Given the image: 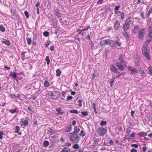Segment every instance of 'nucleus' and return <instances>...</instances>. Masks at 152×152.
Returning a JSON list of instances; mask_svg holds the SVG:
<instances>
[{
	"label": "nucleus",
	"mask_w": 152,
	"mask_h": 152,
	"mask_svg": "<svg viewBox=\"0 0 152 152\" xmlns=\"http://www.w3.org/2000/svg\"><path fill=\"white\" fill-rule=\"evenodd\" d=\"M56 75L58 77L59 76L61 75V71L59 69H57L56 70Z\"/></svg>",
	"instance_id": "21"
},
{
	"label": "nucleus",
	"mask_w": 152,
	"mask_h": 152,
	"mask_svg": "<svg viewBox=\"0 0 152 152\" xmlns=\"http://www.w3.org/2000/svg\"><path fill=\"white\" fill-rule=\"evenodd\" d=\"M115 44L118 46H121V44L119 42L118 40H117L115 42Z\"/></svg>",
	"instance_id": "58"
},
{
	"label": "nucleus",
	"mask_w": 152,
	"mask_h": 152,
	"mask_svg": "<svg viewBox=\"0 0 152 152\" xmlns=\"http://www.w3.org/2000/svg\"><path fill=\"white\" fill-rule=\"evenodd\" d=\"M61 152H66V147L64 148L62 150Z\"/></svg>",
	"instance_id": "61"
},
{
	"label": "nucleus",
	"mask_w": 152,
	"mask_h": 152,
	"mask_svg": "<svg viewBox=\"0 0 152 152\" xmlns=\"http://www.w3.org/2000/svg\"><path fill=\"white\" fill-rule=\"evenodd\" d=\"M148 121H150L152 119V114H150L149 115H148Z\"/></svg>",
	"instance_id": "45"
},
{
	"label": "nucleus",
	"mask_w": 152,
	"mask_h": 152,
	"mask_svg": "<svg viewBox=\"0 0 152 152\" xmlns=\"http://www.w3.org/2000/svg\"><path fill=\"white\" fill-rule=\"evenodd\" d=\"M148 31L149 32H152V27H150L148 29Z\"/></svg>",
	"instance_id": "59"
},
{
	"label": "nucleus",
	"mask_w": 152,
	"mask_h": 152,
	"mask_svg": "<svg viewBox=\"0 0 152 152\" xmlns=\"http://www.w3.org/2000/svg\"><path fill=\"white\" fill-rule=\"evenodd\" d=\"M4 133L3 131H0V139H2L3 138L2 135L4 134Z\"/></svg>",
	"instance_id": "38"
},
{
	"label": "nucleus",
	"mask_w": 152,
	"mask_h": 152,
	"mask_svg": "<svg viewBox=\"0 0 152 152\" xmlns=\"http://www.w3.org/2000/svg\"><path fill=\"white\" fill-rule=\"evenodd\" d=\"M9 112L12 114H14L16 112V110L15 109H11L9 110Z\"/></svg>",
	"instance_id": "41"
},
{
	"label": "nucleus",
	"mask_w": 152,
	"mask_h": 152,
	"mask_svg": "<svg viewBox=\"0 0 152 152\" xmlns=\"http://www.w3.org/2000/svg\"><path fill=\"white\" fill-rule=\"evenodd\" d=\"M115 77H116L115 76L113 77L112 79H111V80L110 82V83L111 87H112L113 86V83L114 82V80L115 79Z\"/></svg>",
	"instance_id": "20"
},
{
	"label": "nucleus",
	"mask_w": 152,
	"mask_h": 152,
	"mask_svg": "<svg viewBox=\"0 0 152 152\" xmlns=\"http://www.w3.org/2000/svg\"><path fill=\"white\" fill-rule=\"evenodd\" d=\"M27 43L28 45H30L31 42V38H27Z\"/></svg>",
	"instance_id": "32"
},
{
	"label": "nucleus",
	"mask_w": 152,
	"mask_h": 152,
	"mask_svg": "<svg viewBox=\"0 0 152 152\" xmlns=\"http://www.w3.org/2000/svg\"><path fill=\"white\" fill-rule=\"evenodd\" d=\"M43 146L45 147H48L49 145V142L48 141H45L43 143Z\"/></svg>",
	"instance_id": "19"
},
{
	"label": "nucleus",
	"mask_w": 152,
	"mask_h": 152,
	"mask_svg": "<svg viewBox=\"0 0 152 152\" xmlns=\"http://www.w3.org/2000/svg\"><path fill=\"white\" fill-rule=\"evenodd\" d=\"M107 121H102L100 122V124L101 126H103L106 124Z\"/></svg>",
	"instance_id": "25"
},
{
	"label": "nucleus",
	"mask_w": 152,
	"mask_h": 152,
	"mask_svg": "<svg viewBox=\"0 0 152 152\" xmlns=\"http://www.w3.org/2000/svg\"><path fill=\"white\" fill-rule=\"evenodd\" d=\"M110 70L114 73H119L118 72V70L113 65H110Z\"/></svg>",
	"instance_id": "10"
},
{
	"label": "nucleus",
	"mask_w": 152,
	"mask_h": 152,
	"mask_svg": "<svg viewBox=\"0 0 152 152\" xmlns=\"http://www.w3.org/2000/svg\"><path fill=\"white\" fill-rule=\"evenodd\" d=\"M130 135L126 134L125 135V136L124 137L125 139L126 140H128L130 138Z\"/></svg>",
	"instance_id": "48"
},
{
	"label": "nucleus",
	"mask_w": 152,
	"mask_h": 152,
	"mask_svg": "<svg viewBox=\"0 0 152 152\" xmlns=\"http://www.w3.org/2000/svg\"><path fill=\"white\" fill-rule=\"evenodd\" d=\"M80 129L76 126L74 127V131L69 134V137L70 140L73 142H78L79 140L78 133Z\"/></svg>",
	"instance_id": "1"
},
{
	"label": "nucleus",
	"mask_w": 152,
	"mask_h": 152,
	"mask_svg": "<svg viewBox=\"0 0 152 152\" xmlns=\"http://www.w3.org/2000/svg\"><path fill=\"white\" fill-rule=\"evenodd\" d=\"M24 14L25 15H26V18H29V16L28 15V13L27 11H26L24 12Z\"/></svg>",
	"instance_id": "42"
},
{
	"label": "nucleus",
	"mask_w": 152,
	"mask_h": 152,
	"mask_svg": "<svg viewBox=\"0 0 152 152\" xmlns=\"http://www.w3.org/2000/svg\"><path fill=\"white\" fill-rule=\"evenodd\" d=\"M56 140H55L54 137H51L50 140V141L52 143H54L56 142Z\"/></svg>",
	"instance_id": "26"
},
{
	"label": "nucleus",
	"mask_w": 152,
	"mask_h": 152,
	"mask_svg": "<svg viewBox=\"0 0 152 152\" xmlns=\"http://www.w3.org/2000/svg\"><path fill=\"white\" fill-rule=\"evenodd\" d=\"M116 66L118 67L119 69L121 70H123L125 69L123 65L119 62L116 63Z\"/></svg>",
	"instance_id": "12"
},
{
	"label": "nucleus",
	"mask_w": 152,
	"mask_h": 152,
	"mask_svg": "<svg viewBox=\"0 0 152 152\" xmlns=\"http://www.w3.org/2000/svg\"><path fill=\"white\" fill-rule=\"evenodd\" d=\"M131 23V18H128L127 19L125 24L124 25L123 29L124 31H127L130 27L129 25Z\"/></svg>",
	"instance_id": "5"
},
{
	"label": "nucleus",
	"mask_w": 152,
	"mask_h": 152,
	"mask_svg": "<svg viewBox=\"0 0 152 152\" xmlns=\"http://www.w3.org/2000/svg\"><path fill=\"white\" fill-rule=\"evenodd\" d=\"M43 35L45 37H47L49 35V33L48 31H44L43 33Z\"/></svg>",
	"instance_id": "29"
},
{
	"label": "nucleus",
	"mask_w": 152,
	"mask_h": 152,
	"mask_svg": "<svg viewBox=\"0 0 152 152\" xmlns=\"http://www.w3.org/2000/svg\"><path fill=\"white\" fill-rule=\"evenodd\" d=\"M148 71H149L150 74L151 75H152V69L151 67H149L148 69Z\"/></svg>",
	"instance_id": "44"
},
{
	"label": "nucleus",
	"mask_w": 152,
	"mask_h": 152,
	"mask_svg": "<svg viewBox=\"0 0 152 152\" xmlns=\"http://www.w3.org/2000/svg\"><path fill=\"white\" fill-rule=\"evenodd\" d=\"M147 135V133L145 132H140L138 134H137V137H145Z\"/></svg>",
	"instance_id": "13"
},
{
	"label": "nucleus",
	"mask_w": 152,
	"mask_h": 152,
	"mask_svg": "<svg viewBox=\"0 0 152 152\" xmlns=\"http://www.w3.org/2000/svg\"><path fill=\"white\" fill-rule=\"evenodd\" d=\"M54 14L58 18H61V14L59 12L58 10H55L54 11Z\"/></svg>",
	"instance_id": "9"
},
{
	"label": "nucleus",
	"mask_w": 152,
	"mask_h": 152,
	"mask_svg": "<svg viewBox=\"0 0 152 152\" xmlns=\"http://www.w3.org/2000/svg\"><path fill=\"white\" fill-rule=\"evenodd\" d=\"M107 45H109L112 47L115 46L113 42V41L109 39L102 40L100 41L99 43V45L101 46Z\"/></svg>",
	"instance_id": "3"
},
{
	"label": "nucleus",
	"mask_w": 152,
	"mask_h": 152,
	"mask_svg": "<svg viewBox=\"0 0 152 152\" xmlns=\"http://www.w3.org/2000/svg\"><path fill=\"white\" fill-rule=\"evenodd\" d=\"M60 95V92L58 91H54L53 92L51 91H48L46 94L47 97L49 99H55Z\"/></svg>",
	"instance_id": "2"
},
{
	"label": "nucleus",
	"mask_w": 152,
	"mask_h": 152,
	"mask_svg": "<svg viewBox=\"0 0 152 152\" xmlns=\"http://www.w3.org/2000/svg\"><path fill=\"white\" fill-rule=\"evenodd\" d=\"M131 146L137 148L138 147V145L137 144H132L131 145Z\"/></svg>",
	"instance_id": "47"
},
{
	"label": "nucleus",
	"mask_w": 152,
	"mask_h": 152,
	"mask_svg": "<svg viewBox=\"0 0 152 152\" xmlns=\"http://www.w3.org/2000/svg\"><path fill=\"white\" fill-rule=\"evenodd\" d=\"M95 106V103H93L92 104V106L93 107L94 109L95 113L96 114L97 113V112L96 111Z\"/></svg>",
	"instance_id": "43"
},
{
	"label": "nucleus",
	"mask_w": 152,
	"mask_h": 152,
	"mask_svg": "<svg viewBox=\"0 0 152 152\" xmlns=\"http://www.w3.org/2000/svg\"><path fill=\"white\" fill-rule=\"evenodd\" d=\"M81 113L82 115L84 116H87L88 114L87 111H82Z\"/></svg>",
	"instance_id": "31"
},
{
	"label": "nucleus",
	"mask_w": 152,
	"mask_h": 152,
	"mask_svg": "<svg viewBox=\"0 0 152 152\" xmlns=\"http://www.w3.org/2000/svg\"><path fill=\"white\" fill-rule=\"evenodd\" d=\"M125 74V72H122L121 73L119 74L117 76V77L119 78L122 75H124Z\"/></svg>",
	"instance_id": "33"
},
{
	"label": "nucleus",
	"mask_w": 152,
	"mask_h": 152,
	"mask_svg": "<svg viewBox=\"0 0 152 152\" xmlns=\"http://www.w3.org/2000/svg\"><path fill=\"white\" fill-rule=\"evenodd\" d=\"M72 96H68V97H67V100H71L72 99Z\"/></svg>",
	"instance_id": "57"
},
{
	"label": "nucleus",
	"mask_w": 152,
	"mask_h": 152,
	"mask_svg": "<svg viewBox=\"0 0 152 152\" xmlns=\"http://www.w3.org/2000/svg\"><path fill=\"white\" fill-rule=\"evenodd\" d=\"M50 41H48L47 42H46L45 44V46L46 47H48V46L50 43Z\"/></svg>",
	"instance_id": "40"
},
{
	"label": "nucleus",
	"mask_w": 152,
	"mask_h": 152,
	"mask_svg": "<svg viewBox=\"0 0 152 152\" xmlns=\"http://www.w3.org/2000/svg\"><path fill=\"white\" fill-rule=\"evenodd\" d=\"M99 140V139H98V138H94V143H96Z\"/></svg>",
	"instance_id": "53"
},
{
	"label": "nucleus",
	"mask_w": 152,
	"mask_h": 152,
	"mask_svg": "<svg viewBox=\"0 0 152 152\" xmlns=\"http://www.w3.org/2000/svg\"><path fill=\"white\" fill-rule=\"evenodd\" d=\"M148 37L152 38V32H149Z\"/></svg>",
	"instance_id": "64"
},
{
	"label": "nucleus",
	"mask_w": 152,
	"mask_h": 152,
	"mask_svg": "<svg viewBox=\"0 0 152 152\" xmlns=\"http://www.w3.org/2000/svg\"><path fill=\"white\" fill-rule=\"evenodd\" d=\"M45 61H46L47 64H49L50 63V60L49 56H47L45 58Z\"/></svg>",
	"instance_id": "27"
},
{
	"label": "nucleus",
	"mask_w": 152,
	"mask_h": 152,
	"mask_svg": "<svg viewBox=\"0 0 152 152\" xmlns=\"http://www.w3.org/2000/svg\"><path fill=\"white\" fill-rule=\"evenodd\" d=\"M2 42L3 43H4L8 46H9L10 45V41L8 40H7L4 41H3Z\"/></svg>",
	"instance_id": "22"
},
{
	"label": "nucleus",
	"mask_w": 152,
	"mask_h": 152,
	"mask_svg": "<svg viewBox=\"0 0 152 152\" xmlns=\"http://www.w3.org/2000/svg\"><path fill=\"white\" fill-rule=\"evenodd\" d=\"M149 14H151L152 13V6L150 8L149 11L148 12Z\"/></svg>",
	"instance_id": "63"
},
{
	"label": "nucleus",
	"mask_w": 152,
	"mask_h": 152,
	"mask_svg": "<svg viewBox=\"0 0 152 152\" xmlns=\"http://www.w3.org/2000/svg\"><path fill=\"white\" fill-rule=\"evenodd\" d=\"M10 75L11 76L15 79L17 77L16 73L15 72H11Z\"/></svg>",
	"instance_id": "17"
},
{
	"label": "nucleus",
	"mask_w": 152,
	"mask_h": 152,
	"mask_svg": "<svg viewBox=\"0 0 152 152\" xmlns=\"http://www.w3.org/2000/svg\"><path fill=\"white\" fill-rule=\"evenodd\" d=\"M128 69L131 71V73L132 74L137 73L138 72V71L135 68H133L132 67L130 66H128Z\"/></svg>",
	"instance_id": "8"
},
{
	"label": "nucleus",
	"mask_w": 152,
	"mask_h": 152,
	"mask_svg": "<svg viewBox=\"0 0 152 152\" xmlns=\"http://www.w3.org/2000/svg\"><path fill=\"white\" fill-rule=\"evenodd\" d=\"M140 15L142 17V18L143 19H144L145 18L144 16V13L142 12L140 13Z\"/></svg>",
	"instance_id": "60"
},
{
	"label": "nucleus",
	"mask_w": 152,
	"mask_h": 152,
	"mask_svg": "<svg viewBox=\"0 0 152 152\" xmlns=\"http://www.w3.org/2000/svg\"><path fill=\"white\" fill-rule=\"evenodd\" d=\"M139 30V27L138 26H135L134 29V33H136Z\"/></svg>",
	"instance_id": "18"
},
{
	"label": "nucleus",
	"mask_w": 152,
	"mask_h": 152,
	"mask_svg": "<svg viewBox=\"0 0 152 152\" xmlns=\"http://www.w3.org/2000/svg\"><path fill=\"white\" fill-rule=\"evenodd\" d=\"M28 120L29 118L28 117H25V119L24 121H22V123H23L24 125H28Z\"/></svg>",
	"instance_id": "14"
},
{
	"label": "nucleus",
	"mask_w": 152,
	"mask_h": 152,
	"mask_svg": "<svg viewBox=\"0 0 152 152\" xmlns=\"http://www.w3.org/2000/svg\"><path fill=\"white\" fill-rule=\"evenodd\" d=\"M61 109L60 108H57L56 109V110L58 112V114H62V113L60 112V111L61 110Z\"/></svg>",
	"instance_id": "55"
},
{
	"label": "nucleus",
	"mask_w": 152,
	"mask_h": 152,
	"mask_svg": "<svg viewBox=\"0 0 152 152\" xmlns=\"http://www.w3.org/2000/svg\"><path fill=\"white\" fill-rule=\"evenodd\" d=\"M0 30L2 32H4L5 31V28L2 26L0 25Z\"/></svg>",
	"instance_id": "30"
},
{
	"label": "nucleus",
	"mask_w": 152,
	"mask_h": 152,
	"mask_svg": "<svg viewBox=\"0 0 152 152\" xmlns=\"http://www.w3.org/2000/svg\"><path fill=\"white\" fill-rule=\"evenodd\" d=\"M70 112L71 113H77L78 111L77 110H70Z\"/></svg>",
	"instance_id": "39"
},
{
	"label": "nucleus",
	"mask_w": 152,
	"mask_h": 152,
	"mask_svg": "<svg viewBox=\"0 0 152 152\" xmlns=\"http://www.w3.org/2000/svg\"><path fill=\"white\" fill-rule=\"evenodd\" d=\"M120 25V22L118 20H117L114 25V28L115 30H118Z\"/></svg>",
	"instance_id": "11"
},
{
	"label": "nucleus",
	"mask_w": 152,
	"mask_h": 152,
	"mask_svg": "<svg viewBox=\"0 0 152 152\" xmlns=\"http://www.w3.org/2000/svg\"><path fill=\"white\" fill-rule=\"evenodd\" d=\"M78 105L80 106V107H81L82 105L81 100L80 99L78 101Z\"/></svg>",
	"instance_id": "50"
},
{
	"label": "nucleus",
	"mask_w": 152,
	"mask_h": 152,
	"mask_svg": "<svg viewBox=\"0 0 152 152\" xmlns=\"http://www.w3.org/2000/svg\"><path fill=\"white\" fill-rule=\"evenodd\" d=\"M120 7V6H116L115 7L114 10H119V8Z\"/></svg>",
	"instance_id": "52"
},
{
	"label": "nucleus",
	"mask_w": 152,
	"mask_h": 152,
	"mask_svg": "<svg viewBox=\"0 0 152 152\" xmlns=\"http://www.w3.org/2000/svg\"><path fill=\"white\" fill-rule=\"evenodd\" d=\"M84 31V30L83 29L82 30L78 29L77 30V31L79 33V34H81L82 35H83V34Z\"/></svg>",
	"instance_id": "23"
},
{
	"label": "nucleus",
	"mask_w": 152,
	"mask_h": 152,
	"mask_svg": "<svg viewBox=\"0 0 152 152\" xmlns=\"http://www.w3.org/2000/svg\"><path fill=\"white\" fill-rule=\"evenodd\" d=\"M124 31V32L123 33V35L126 38V39L128 40L129 39L130 36L128 34L126 31Z\"/></svg>",
	"instance_id": "15"
},
{
	"label": "nucleus",
	"mask_w": 152,
	"mask_h": 152,
	"mask_svg": "<svg viewBox=\"0 0 152 152\" xmlns=\"http://www.w3.org/2000/svg\"><path fill=\"white\" fill-rule=\"evenodd\" d=\"M148 46L144 45L142 48V53L144 56L146 57L148 60L150 58V55L149 54L148 51L147 50Z\"/></svg>",
	"instance_id": "4"
},
{
	"label": "nucleus",
	"mask_w": 152,
	"mask_h": 152,
	"mask_svg": "<svg viewBox=\"0 0 152 152\" xmlns=\"http://www.w3.org/2000/svg\"><path fill=\"white\" fill-rule=\"evenodd\" d=\"M131 132V131L130 129H127L126 130V134L129 135Z\"/></svg>",
	"instance_id": "49"
},
{
	"label": "nucleus",
	"mask_w": 152,
	"mask_h": 152,
	"mask_svg": "<svg viewBox=\"0 0 152 152\" xmlns=\"http://www.w3.org/2000/svg\"><path fill=\"white\" fill-rule=\"evenodd\" d=\"M151 38H152L148 36L146 38V41H147V42H148L150 43V42L151 40Z\"/></svg>",
	"instance_id": "36"
},
{
	"label": "nucleus",
	"mask_w": 152,
	"mask_h": 152,
	"mask_svg": "<svg viewBox=\"0 0 152 152\" xmlns=\"http://www.w3.org/2000/svg\"><path fill=\"white\" fill-rule=\"evenodd\" d=\"M103 1V0H99L97 2V3L98 4H101L102 3Z\"/></svg>",
	"instance_id": "54"
},
{
	"label": "nucleus",
	"mask_w": 152,
	"mask_h": 152,
	"mask_svg": "<svg viewBox=\"0 0 152 152\" xmlns=\"http://www.w3.org/2000/svg\"><path fill=\"white\" fill-rule=\"evenodd\" d=\"M49 132L50 134L51 135L55 131L53 129H50Z\"/></svg>",
	"instance_id": "46"
},
{
	"label": "nucleus",
	"mask_w": 152,
	"mask_h": 152,
	"mask_svg": "<svg viewBox=\"0 0 152 152\" xmlns=\"http://www.w3.org/2000/svg\"><path fill=\"white\" fill-rule=\"evenodd\" d=\"M130 151L131 152H137V150L134 148H132Z\"/></svg>",
	"instance_id": "56"
},
{
	"label": "nucleus",
	"mask_w": 152,
	"mask_h": 152,
	"mask_svg": "<svg viewBox=\"0 0 152 152\" xmlns=\"http://www.w3.org/2000/svg\"><path fill=\"white\" fill-rule=\"evenodd\" d=\"M80 147L77 144H75L73 146V148L75 149H78Z\"/></svg>",
	"instance_id": "28"
},
{
	"label": "nucleus",
	"mask_w": 152,
	"mask_h": 152,
	"mask_svg": "<svg viewBox=\"0 0 152 152\" xmlns=\"http://www.w3.org/2000/svg\"><path fill=\"white\" fill-rule=\"evenodd\" d=\"M98 132L100 136H104L107 132V130L102 127H98Z\"/></svg>",
	"instance_id": "6"
},
{
	"label": "nucleus",
	"mask_w": 152,
	"mask_h": 152,
	"mask_svg": "<svg viewBox=\"0 0 152 152\" xmlns=\"http://www.w3.org/2000/svg\"><path fill=\"white\" fill-rule=\"evenodd\" d=\"M44 86L45 87H48L49 86V84L47 80H46L44 83Z\"/></svg>",
	"instance_id": "24"
},
{
	"label": "nucleus",
	"mask_w": 152,
	"mask_h": 152,
	"mask_svg": "<svg viewBox=\"0 0 152 152\" xmlns=\"http://www.w3.org/2000/svg\"><path fill=\"white\" fill-rule=\"evenodd\" d=\"M80 136H84L85 135V134L84 133L83 130H82L80 131V133L79 134Z\"/></svg>",
	"instance_id": "34"
},
{
	"label": "nucleus",
	"mask_w": 152,
	"mask_h": 152,
	"mask_svg": "<svg viewBox=\"0 0 152 152\" xmlns=\"http://www.w3.org/2000/svg\"><path fill=\"white\" fill-rule=\"evenodd\" d=\"M54 47L53 46H51L50 47V50L51 51H53L54 50Z\"/></svg>",
	"instance_id": "62"
},
{
	"label": "nucleus",
	"mask_w": 152,
	"mask_h": 152,
	"mask_svg": "<svg viewBox=\"0 0 152 152\" xmlns=\"http://www.w3.org/2000/svg\"><path fill=\"white\" fill-rule=\"evenodd\" d=\"M71 125L70 124V125L68 126L67 128V132H70L72 129Z\"/></svg>",
	"instance_id": "35"
},
{
	"label": "nucleus",
	"mask_w": 152,
	"mask_h": 152,
	"mask_svg": "<svg viewBox=\"0 0 152 152\" xmlns=\"http://www.w3.org/2000/svg\"><path fill=\"white\" fill-rule=\"evenodd\" d=\"M136 134L134 132L132 133L130 135V137H132V139H133V137H134L135 135Z\"/></svg>",
	"instance_id": "51"
},
{
	"label": "nucleus",
	"mask_w": 152,
	"mask_h": 152,
	"mask_svg": "<svg viewBox=\"0 0 152 152\" xmlns=\"http://www.w3.org/2000/svg\"><path fill=\"white\" fill-rule=\"evenodd\" d=\"M15 128H16V129H15V132L18 133L19 131V129H20V128H19V127L18 126H15Z\"/></svg>",
	"instance_id": "37"
},
{
	"label": "nucleus",
	"mask_w": 152,
	"mask_h": 152,
	"mask_svg": "<svg viewBox=\"0 0 152 152\" xmlns=\"http://www.w3.org/2000/svg\"><path fill=\"white\" fill-rule=\"evenodd\" d=\"M124 56L122 54H120L119 55V60L121 63H123L124 62Z\"/></svg>",
	"instance_id": "16"
},
{
	"label": "nucleus",
	"mask_w": 152,
	"mask_h": 152,
	"mask_svg": "<svg viewBox=\"0 0 152 152\" xmlns=\"http://www.w3.org/2000/svg\"><path fill=\"white\" fill-rule=\"evenodd\" d=\"M145 29H143L140 30L139 31L138 35L139 39L141 40H142L143 39V34L145 33Z\"/></svg>",
	"instance_id": "7"
}]
</instances>
